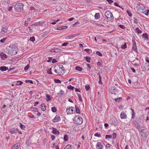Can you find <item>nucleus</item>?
Here are the masks:
<instances>
[{"label": "nucleus", "instance_id": "15", "mask_svg": "<svg viewBox=\"0 0 149 149\" xmlns=\"http://www.w3.org/2000/svg\"><path fill=\"white\" fill-rule=\"evenodd\" d=\"M7 30L8 29L6 27H3L1 29V33L3 34H4L7 32Z\"/></svg>", "mask_w": 149, "mask_h": 149}, {"label": "nucleus", "instance_id": "31", "mask_svg": "<svg viewBox=\"0 0 149 149\" xmlns=\"http://www.w3.org/2000/svg\"><path fill=\"white\" fill-rule=\"evenodd\" d=\"M144 67H145L146 68L149 70V64L147 63H145L144 64Z\"/></svg>", "mask_w": 149, "mask_h": 149}, {"label": "nucleus", "instance_id": "55", "mask_svg": "<svg viewBox=\"0 0 149 149\" xmlns=\"http://www.w3.org/2000/svg\"><path fill=\"white\" fill-rule=\"evenodd\" d=\"M13 8L12 6H9L7 8V10L8 11H10L11 10H12V9Z\"/></svg>", "mask_w": 149, "mask_h": 149}, {"label": "nucleus", "instance_id": "5", "mask_svg": "<svg viewBox=\"0 0 149 149\" xmlns=\"http://www.w3.org/2000/svg\"><path fill=\"white\" fill-rule=\"evenodd\" d=\"M138 11L141 13H144L146 11L145 7L141 4L137 5Z\"/></svg>", "mask_w": 149, "mask_h": 149}, {"label": "nucleus", "instance_id": "28", "mask_svg": "<svg viewBox=\"0 0 149 149\" xmlns=\"http://www.w3.org/2000/svg\"><path fill=\"white\" fill-rule=\"evenodd\" d=\"M75 69L76 70L79 71H81L82 70V68L78 66H77L76 67Z\"/></svg>", "mask_w": 149, "mask_h": 149}, {"label": "nucleus", "instance_id": "20", "mask_svg": "<svg viewBox=\"0 0 149 149\" xmlns=\"http://www.w3.org/2000/svg\"><path fill=\"white\" fill-rule=\"evenodd\" d=\"M40 107L41 109L43 111H45L46 110L45 106L44 104H41Z\"/></svg>", "mask_w": 149, "mask_h": 149}, {"label": "nucleus", "instance_id": "49", "mask_svg": "<svg viewBox=\"0 0 149 149\" xmlns=\"http://www.w3.org/2000/svg\"><path fill=\"white\" fill-rule=\"evenodd\" d=\"M49 33V32L48 31H45L44 34H43L42 36L44 37L46 35H47Z\"/></svg>", "mask_w": 149, "mask_h": 149}, {"label": "nucleus", "instance_id": "21", "mask_svg": "<svg viewBox=\"0 0 149 149\" xmlns=\"http://www.w3.org/2000/svg\"><path fill=\"white\" fill-rule=\"evenodd\" d=\"M95 18L96 19H99L100 17V15L99 13H96L94 16Z\"/></svg>", "mask_w": 149, "mask_h": 149}, {"label": "nucleus", "instance_id": "61", "mask_svg": "<svg viewBox=\"0 0 149 149\" xmlns=\"http://www.w3.org/2000/svg\"><path fill=\"white\" fill-rule=\"evenodd\" d=\"M149 13V10L148 9L146 10V12L145 13V15H148Z\"/></svg>", "mask_w": 149, "mask_h": 149}, {"label": "nucleus", "instance_id": "57", "mask_svg": "<svg viewBox=\"0 0 149 149\" xmlns=\"http://www.w3.org/2000/svg\"><path fill=\"white\" fill-rule=\"evenodd\" d=\"M57 61L56 60V59L55 58L53 59L52 61V63H56L57 62Z\"/></svg>", "mask_w": 149, "mask_h": 149}, {"label": "nucleus", "instance_id": "17", "mask_svg": "<svg viewBox=\"0 0 149 149\" xmlns=\"http://www.w3.org/2000/svg\"><path fill=\"white\" fill-rule=\"evenodd\" d=\"M8 69V68L6 66H1L0 67V70L2 71H6Z\"/></svg>", "mask_w": 149, "mask_h": 149}, {"label": "nucleus", "instance_id": "50", "mask_svg": "<svg viewBox=\"0 0 149 149\" xmlns=\"http://www.w3.org/2000/svg\"><path fill=\"white\" fill-rule=\"evenodd\" d=\"M29 64H28L24 68V70H26L28 69L29 68Z\"/></svg>", "mask_w": 149, "mask_h": 149}, {"label": "nucleus", "instance_id": "3", "mask_svg": "<svg viewBox=\"0 0 149 149\" xmlns=\"http://www.w3.org/2000/svg\"><path fill=\"white\" fill-rule=\"evenodd\" d=\"M74 123L77 125H80L83 123V119L79 116H76L73 118Z\"/></svg>", "mask_w": 149, "mask_h": 149}, {"label": "nucleus", "instance_id": "11", "mask_svg": "<svg viewBox=\"0 0 149 149\" xmlns=\"http://www.w3.org/2000/svg\"><path fill=\"white\" fill-rule=\"evenodd\" d=\"M0 56L3 60H4L7 58V55L3 52L0 53Z\"/></svg>", "mask_w": 149, "mask_h": 149}, {"label": "nucleus", "instance_id": "16", "mask_svg": "<svg viewBox=\"0 0 149 149\" xmlns=\"http://www.w3.org/2000/svg\"><path fill=\"white\" fill-rule=\"evenodd\" d=\"M19 146L20 145L19 143H16L12 146L11 147L13 149H17L19 147Z\"/></svg>", "mask_w": 149, "mask_h": 149}, {"label": "nucleus", "instance_id": "12", "mask_svg": "<svg viewBox=\"0 0 149 149\" xmlns=\"http://www.w3.org/2000/svg\"><path fill=\"white\" fill-rule=\"evenodd\" d=\"M120 116L121 119H125L127 118V115L124 111H122L121 112Z\"/></svg>", "mask_w": 149, "mask_h": 149}, {"label": "nucleus", "instance_id": "46", "mask_svg": "<svg viewBox=\"0 0 149 149\" xmlns=\"http://www.w3.org/2000/svg\"><path fill=\"white\" fill-rule=\"evenodd\" d=\"M52 69L51 68H50L49 69L47 70V73L49 74H52V73L51 72Z\"/></svg>", "mask_w": 149, "mask_h": 149}, {"label": "nucleus", "instance_id": "54", "mask_svg": "<svg viewBox=\"0 0 149 149\" xmlns=\"http://www.w3.org/2000/svg\"><path fill=\"white\" fill-rule=\"evenodd\" d=\"M96 53L99 56H102V54L99 51L96 52Z\"/></svg>", "mask_w": 149, "mask_h": 149}, {"label": "nucleus", "instance_id": "38", "mask_svg": "<svg viewBox=\"0 0 149 149\" xmlns=\"http://www.w3.org/2000/svg\"><path fill=\"white\" fill-rule=\"evenodd\" d=\"M67 88L68 89H71L72 90H73L74 88V87L72 86L71 85H69L68 86Z\"/></svg>", "mask_w": 149, "mask_h": 149}, {"label": "nucleus", "instance_id": "41", "mask_svg": "<svg viewBox=\"0 0 149 149\" xmlns=\"http://www.w3.org/2000/svg\"><path fill=\"white\" fill-rule=\"evenodd\" d=\"M29 40L30 41H31L32 42H33L35 41V37L33 36L31 37L30 38Z\"/></svg>", "mask_w": 149, "mask_h": 149}, {"label": "nucleus", "instance_id": "47", "mask_svg": "<svg viewBox=\"0 0 149 149\" xmlns=\"http://www.w3.org/2000/svg\"><path fill=\"white\" fill-rule=\"evenodd\" d=\"M71 146L70 145H68L66 146L64 149H70L71 148Z\"/></svg>", "mask_w": 149, "mask_h": 149}, {"label": "nucleus", "instance_id": "51", "mask_svg": "<svg viewBox=\"0 0 149 149\" xmlns=\"http://www.w3.org/2000/svg\"><path fill=\"white\" fill-rule=\"evenodd\" d=\"M25 81L27 83H29L31 84H33V83L32 80H26Z\"/></svg>", "mask_w": 149, "mask_h": 149}, {"label": "nucleus", "instance_id": "63", "mask_svg": "<svg viewBox=\"0 0 149 149\" xmlns=\"http://www.w3.org/2000/svg\"><path fill=\"white\" fill-rule=\"evenodd\" d=\"M139 134H141L143 132L142 131V129H139V130H138Z\"/></svg>", "mask_w": 149, "mask_h": 149}, {"label": "nucleus", "instance_id": "23", "mask_svg": "<svg viewBox=\"0 0 149 149\" xmlns=\"http://www.w3.org/2000/svg\"><path fill=\"white\" fill-rule=\"evenodd\" d=\"M137 47L136 43H134V44H133V46L132 48V49L134 51H136V50Z\"/></svg>", "mask_w": 149, "mask_h": 149}, {"label": "nucleus", "instance_id": "25", "mask_svg": "<svg viewBox=\"0 0 149 149\" xmlns=\"http://www.w3.org/2000/svg\"><path fill=\"white\" fill-rule=\"evenodd\" d=\"M130 109L132 111V119H134L135 116V114L134 112V110L132 108H131Z\"/></svg>", "mask_w": 149, "mask_h": 149}, {"label": "nucleus", "instance_id": "2", "mask_svg": "<svg viewBox=\"0 0 149 149\" xmlns=\"http://www.w3.org/2000/svg\"><path fill=\"white\" fill-rule=\"evenodd\" d=\"M54 72L60 75H63L64 73V68L62 65H55L54 67Z\"/></svg>", "mask_w": 149, "mask_h": 149}, {"label": "nucleus", "instance_id": "26", "mask_svg": "<svg viewBox=\"0 0 149 149\" xmlns=\"http://www.w3.org/2000/svg\"><path fill=\"white\" fill-rule=\"evenodd\" d=\"M108 139H112V135L107 134L105 136V139L108 140Z\"/></svg>", "mask_w": 149, "mask_h": 149}, {"label": "nucleus", "instance_id": "8", "mask_svg": "<svg viewBox=\"0 0 149 149\" xmlns=\"http://www.w3.org/2000/svg\"><path fill=\"white\" fill-rule=\"evenodd\" d=\"M103 146L102 143L98 142L96 145V147L97 149H103Z\"/></svg>", "mask_w": 149, "mask_h": 149}, {"label": "nucleus", "instance_id": "39", "mask_svg": "<svg viewBox=\"0 0 149 149\" xmlns=\"http://www.w3.org/2000/svg\"><path fill=\"white\" fill-rule=\"evenodd\" d=\"M85 88L86 91H87L90 88V86L88 85H86L85 86Z\"/></svg>", "mask_w": 149, "mask_h": 149}, {"label": "nucleus", "instance_id": "44", "mask_svg": "<svg viewBox=\"0 0 149 149\" xmlns=\"http://www.w3.org/2000/svg\"><path fill=\"white\" fill-rule=\"evenodd\" d=\"M20 127L21 128V129L23 130H24L25 128V126L24 125L21 124V123H20Z\"/></svg>", "mask_w": 149, "mask_h": 149}, {"label": "nucleus", "instance_id": "6", "mask_svg": "<svg viewBox=\"0 0 149 149\" xmlns=\"http://www.w3.org/2000/svg\"><path fill=\"white\" fill-rule=\"evenodd\" d=\"M105 16L107 19L110 20L113 19V15L111 12L109 11H107L105 13Z\"/></svg>", "mask_w": 149, "mask_h": 149}, {"label": "nucleus", "instance_id": "18", "mask_svg": "<svg viewBox=\"0 0 149 149\" xmlns=\"http://www.w3.org/2000/svg\"><path fill=\"white\" fill-rule=\"evenodd\" d=\"M17 130V128L16 129H15L14 128H12L10 130V132L11 134H14L16 133V131Z\"/></svg>", "mask_w": 149, "mask_h": 149}, {"label": "nucleus", "instance_id": "22", "mask_svg": "<svg viewBox=\"0 0 149 149\" xmlns=\"http://www.w3.org/2000/svg\"><path fill=\"white\" fill-rule=\"evenodd\" d=\"M140 134L141 136L143 138H146L147 136V134L144 132H143Z\"/></svg>", "mask_w": 149, "mask_h": 149}, {"label": "nucleus", "instance_id": "48", "mask_svg": "<svg viewBox=\"0 0 149 149\" xmlns=\"http://www.w3.org/2000/svg\"><path fill=\"white\" fill-rule=\"evenodd\" d=\"M70 107H69L68 108H67L66 109V111L67 113L68 114H69V113H70Z\"/></svg>", "mask_w": 149, "mask_h": 149}, {"label": "nucleus", "instance_id": "35", "mask_svg": "<svg viewBox=\"0 0 149 149\" xmlns=\"http://www.w3.org/2000/svg\"><path fill=\"white\" fill-rule=\"evenodd\" d=\"M122 98L121 97H120L117 98H115L114 99L115 101L117 102H119L120 100L122 99Z\"/></svg>", "mask_w": 149, "mask_h": 149}, {"label": "nucleus", "instance_id": "40", "mask_svg": "<svg viewBox=\"0 0 149 149\" xmlns=\"http://www.w3.org/2000/svg\"><path fill=\"white\" fill-rule=\"evenodd\" d=\"M61 50L59 48H55V52H61Z\"/></svg>", "mask_w": 149, "mask_h": 149}, {"label": "nucleus", "instance_id": "32", "mask_svg": "<svg viewBox=\"0 0 149 149\" xmlns=\"http://www.w3.org/2000/svg\"><path fill=\"white\" fill-rule=\"evenodd\" d=\"M111 135H112V139H114L116 137V134L115 133H113Z\"/></svg>", "mask_w": 149, "mask_h": 149}, {"label": "nucleus", "instance_id": "64", "mask_svg": "<svg viewBox=\"0 0 149 149\" xmlns=\"http://www.w3.org/2000/svg\"><path fill=\"white\" fill-rule=\"evenodd\" d=\"M131 70L133 71V72L134 73H135L136 72V70L135 69L133 68H131Z\"/></svg>", "mask_w": 149, "mask_h": 149}, {"label": "nucleus", "instance_id": "30", "mask_svg": "<svg viewBox=\"0 0 149 149\" xmlns=\"http://www.w3.org/2000/svg\"><path fill=\"white\" fill-rule=\"evenodd\" d=\"M6 38H4L3 39L0 40V42L1 43H4L5 42L6 40Z\"/></svg>", "mask_w": 149, "mask_h": 149}, {"label": "nucleus", "instance_id": "52", "mask_svg": "<svg viewBox=\"0 0 149 149\" xmlns=\"http://www.w3.org/2000/svg\"><path fill=\"white\" fill-rule=\"evenodd\" d=\"M94 136L97 137H100L101 136L98 133H96L94 134Z\"/></svg>", "mask_w": 149, "mask_h": 149}, {"label": "nucleus", "instance_id": "42", "mask_svg": "<svg viewBox=\"0 0 149 149\" xmlns=\"http://www.w3.org/2000/svg\"><path fill=\"white\" fill-rule=\"evenodd\" d=\"M23 84V82L20 81H17L16 83L17 85H20Z\"/></svg>", "mask_w": 149, "mask_h": 149}, {"label": "nucleus", "instance_id": "45", "mask_svg": "<svg viewBox=\"0 0 149 149\" xmlns=\"http://www.w3.org/2000/svg\"><path fill=\"white\" fill-rule=\"evenodd\" d=\"M85 59L87 62L88 63H90V58L88 57H86L85 58Z\"/></svg>", "mask_w": 149, "mask_h": 149}, {"label": "nucleus", "instance_id": "43", "mask_svg": "<svg viewBox=\"0 0 149 149\" xmlns=\"http://www.w3.org/2000/svg\"><path fill=\"white\" fill-rule=\"evenodd\" d=\"M136 30L138 33H141L142 32L140 30L138 27L136 28Z\"/></svg>", "mask_w": 149, "mask_h": 149}, {"label": "nucleus", "instance_id": "53", "mask_svg": "<svg viewBox=\"0 0 149 149\" xmlns=\"http://www.w3.org/2000/svg\"><path fill=\"white\" fill-rule=\"evenodd\" d=\"M78 97L79 100H80L81 101H82V98H81V96L80 95V94H78Z\"/></svg>", "mask_w": 149, "mask_h": 149}, {"label": "nucleus", "instance_id": "24", "mask_svg": "<svg viewBox=\"0 0 149 149\" xmlns=\"http://www.w3.org/2000/svg\"><path fill=\"white\" fill-rule=\"evenodd\" d=\"M76 112L77 113L80 114V111L79 108L76 106H75Z\"/></svg>", "mask_w": 149, "mask_h": 149}, {"label": "nucleus", "instance_id": "7", "mask_svg": "<svg viewBox=\"0 0 149 149\" xmlns=\"http://www.w3.org/2000/svg\"><path fill=\"white\" fill-rule=\"evenodd\" d=\"M109 91L111 94H116L118 93V90L116 89L115 87H112L109 89Z\"/></svg>", "mask_w": 149, "mask_h": 149}, {"label": "nucleus", "instance_id": "9", "mask_svg": "<svg viewBox=\"0 0 149 149\" xmlns=\"http://www.w3.org/2000/svg\"><path fill=\"white\" fill-rule=\"evenodd\" d=\"M61 118L58 115H56L52 120L53 122L56 123L59 122Z\"/></svg>", "mask_w": 149, "mask_h": 149}, {"label": "nucleus", "instance_id": "34", "mask_svg": "<svg viewBox=\"0 0 149 149\" xmlns=\"http://www.w3.org/2000/svg\"><path fill=\"white\" fill-rule=\"evenodd\" d=\"M54 81L56 83L60 84L61 83V81L59 79H54Z\"/></svg>", "mask_w": 149, "mask_h": 149}, {"label": "nucleus", "instance_id": "27", "mask_svg": "<svg viewBox=\"0 0 149 149\" xmlns=\"http://www.w3.org/2000/svg\"><path fill=\"white\" fill-rule=\"evenodd\" d=\"M68 136L67 135L65 134L64 136V141H68Z\"/></svg>", "mask_w": 149, "mask_h": 149}, {"label": "nucleus", "instance_id": "62", "mask_svg": "<svg viewBox=\"0 0 149 149\" xmlns=\"http://www.w3.org/2000/svg\"><path fill=\"white\" fill-rule=\"evenodd\" d=\"M146 61V62L149 63V58L147 57H146L145 58Z\"/></svg>", "mask_w": 149, "mask_h": 149}, {"label": "nucleus", "instance_id": "33", "mask_svg": "<svg viewBox=\"0 0 149 149\" xmlns=\"http://www.w3.org/2000/svg\"><path fill=\"white\" fill-rule=\"evenodd\" d=\"M46 97L47 98V101H50L51 100V99L50 98V96L48 94H47L46 95Z\"/></svg>", "mask_w": 149, "mask_h": 149}, {"label": "nucleus", "instance_id": "37", "mask_svg": "<svg viewBox=\"0 0 149 149\" xmlns=\"http://www.w3.org/2000/svg\"><path fill=\"white\" fill-rule=\"evenodd\" d=\"M117 25L121 28L124 29L125 28V27L124 25L121 24H120L119 23H118Z\"/></svg>", "mask_w": 149, "mask_h": 149}, {"label": "nucleus", "instance_id": "13", "mask_svg": "<svg viewBox=\"0 0 149 149\" xmlns=\"http://www.w3.org/2000/svg\"><path fill=\"white\" fill-rule=\"evenodd\" d=\"M133 124L136 127L138 130L140 128V125L136 121H134L133 122Z\"/></svg>", "mask_w": 149, "mask_h": 149}, {"label": "nucleus", "instance_id": "60", "mask_svg": "<svg viewBox=\"0 0 149 149\" xmlns=\"http://www.w3.org/2000/svg\"><path fill=\"white\" fill-rule=\"evenodd\" d=\"M68 44V42H64V43H63V44H62V46H66Z\"/></svg>", "mask_w": 149, "mask_h": 149}, {"label": "nucleus", "instance_id": "4", "mask_svg": "<svg viewBox=\"0 0 149 149\" xmlns=\"http://www.w3.org/2000/svg\"><path fill=\"white\" fill-rule=\"evenodd\" d=\"M23 4L22 3H19L15 4L14 6L15 10L18 12H20L23 9Z\"/></svg>", "mask_w": 149, "mask_h": 149}, {"label": "nucleus", "instance_id": "59", "mask_svg": "<svg viewBox=\"0 0 149 149\" xmlns=\"http://www.w3.org/2000/svg\"><path fill=\"white\" fill-rule=\"evenodd\" d=\"M106 1L110 4H111L113 2V1L112 0H107Z\"/></svg>", "mask_w": 149, "mask_h": 149}, {"label": "nucleus", "instance_id": "14", "mask_svg": "<svg viewBox=\"0 0 149 149\" xmlns=\"http://www.w3.org/2000/svg\"><path fill=\"white\" fill-rule=\"evenodd\" d=\"M53 131L52 133L58 135L59 134V131L57 130L56 128L52 127Z\"/></svg>", "mask_w": 149, "mask_h": 149}, {"label": "nucleus", "instance_id": "58", "mask_svg": "<svg viewBox=\"0 0 149 149\" xmlns=\"http://www.w3.org/2000/svg\"><path fill=\"white\" fill-rule=\"evenodd\" d=\"M51 139H52V141H54L55 138V137L53 135H51Z\"/></svg>", "mask_w": 149, "mask_h": 149}, {"label": "nucleus", "instance_id": "19", "mask_svg": "<svg viewBox=\"0 0 149 149\" xmlns=\"http://www.w3.org/2000/svg\"><path fill=\"white\" fill-rule=\"evenodd\" d=\"M58 95H59L61 97H62L64 95V92L62 90H61L60 92L58 93Z\"/></svg>", "mask_w": 149, "mask_h": 149}, {"label": "nucleus", "instance_id": "36", "mask_svg": "<svg viewBox=\"0 0 149 149\" xmlns=\"http://www.w3.org/2000/svg\"><path fill=\"white\" fill-rule=\"evenodd\" d=\"M51 109L52 111L54 113L56 112L57 110L56 107H54L52 108Z\"/></svg>", "mask_w": 149, "mask_h": 149}, {"label": "nucleus", "instance_id": "56", "mask_svg": "<svg viewBox=\"0 0 149 149\" xmlns=\"http://www.w3.org/2000/svg\"><path fill=\"white\" fill-rule=\"evenodd\" d=\"M52 57H49L48 58V60H47V61L48 62H51L52 60Z\"/></svg>", "mask_w": 149, "mask_h": 149}, {"label": "nucleus", "instance_id": "29", "mask_svg": "<svg viewBox=\"0 0 149 149\" xmlns=\"http://www.w3.org/2000/svg\"><path fill=\"white\" fill-rule=\"evenodd\" d=\"M121 48L123 49H125L127 48L126 43H125L124 44H123L121 46Z\"/></svg>", "mask_w": 149, "mask_h": 149}, {"label": "nucleus", "instance_id": "1", "mask_svg": "<svg viewBox=\"0 0 149 149\" xmlns=\"http://www.w3.org/2000/svg\"><path fill=\"white\" fill-rule=\"evenodd\" d=\"M18 50L17 47L15 45H11L6 47V52L9 55L12 56L16 54Z\"/></svg>", "mask_w": 149, "mask_h": 149}, {"label": "nucleus", "instance_id": "10", "mask_svg": "<svg viewBox=\"0 0 149 149\" xmlns=\"http://www.w3.org/2000/svg\"><path fill=\"white\" fill-rule=\"evenodd\" d=\"M79 35V34H73L71 35H70L66 37L65 38V39H72L77 36H78Z\"/></svg>", "mask_w": 149, "mask_h": 149}]
</instances>
